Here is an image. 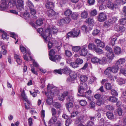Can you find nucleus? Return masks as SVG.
<instances>
[{"label":"nucleus","instance_id":"obj_22","mask_svg":"<svg viewBox=\"0 0 126 126\" xmlns=\"http://www.w3.org/2000/svg\"><path fill=\"white\" fill-rule=\"evenodd\" d=\"M106 115L107 117L110 119H113L114 118V115L112 112H108L106 113Z\"/></svg>","mask_w":126,"mask_h":126},{"label":"nucleus","instance_id":"obj_8","mask_svg":"<svg viewBox=\"0 0 126 126\" xmlns=\"http://www.w3.org/2000/svg\"><path fill=\"white\" fill-rule=\"evenodd\" d=\"M49 59L51 61L56 63H57L60 61L61 57L60 55H57L49 57Z\"/></svg>","mask_w":126,"mask_h":126},{"label":"nucleus","instance_id":"obj_57","mask_svg":"<svg viewBox=\"0 0 126 126\" xmlns=\"http://www.w3.org/2000/svg\"><path fill=\"white\" fill-rule=\"evenodd\" d=\"M105 49L106 50L108 53L113 52L111 48L109 47V46H106L105 47Z\"/></svg>","mask_w":126,"mask_h":126},{"label":"nucleus","instance_id":"obj_35","mask_svg":"<svg viewBox=\"0 0 126 126\" xmlns=\"http://www.w3.org/2000/svg\"><path fill=\"white\" fill-rule=\"evenodd\" d=\"M106 60L105 57H103L102 59L99 60V64L104 65L106 63Z\"/></svg>","mask_w":126,"mask_h":126},{"label":"nucleus","instance_id":"obj_41","mask_svg":"<svg viewBox=\"0 0 126 126\" xmlns=\"http://www.w3.org/2000/svg\"><path fill=\"white\" fill-rule=\"evenodd\" d=\"M108 100L112 102L115 103L117 101V99L115 97H110L109 98Z\"/></svg>","mask_w":126,"mask_h":126},{"label":"nucleus","instance_id":"obj_15","mask_svg":"<svg viewBox=\"0 0 126 126\" xmlns=\"http://www.w3.org/2000/svg\"><path fill=\"white\" fill-rule=\"evenodd\" d=\"M95 43L97 47L103 48L105 46L104 43L101 41L99 40L98 39H96L95 40Z\"/></svg>","mask_w":126,"mask_h":126},{"label":"nucleus","instance_id":"obj_21","mask_svg":"<svg viewBox=\"0 0 126 126\" xmlns=\"http://www.w3.org/2000/svg\"><path fill=\"white\" fill-rule=\"evenodd\" d=\"M57 120V117L56 116H52L51 118L49 121V123L50 124H54Z\"/></svg>","mask_w":126,"mask_h":126},{"label":"nucleus","instance_id":"obj_38","mask_svg":"<svg viewBox=\"0 0 126 126\" xmlns=\"http://www.w3.org/2000/svg\"><path fill=\"white\" fill-rule=\"evenodd\" d=\"M72 13V11L70 9H67L64 13V15L66 16H68Z\"/></svg>","mask_w":126,"mask_h":126},{"label":"nucleus","instance_id":"obj_23","mask_svg":"<svg viewBox=\"0 0 126 126\" xmlns=\"http://www.w3.org/2000/svg\"><path fill=\"white\" fill-rule=\"evenodd\" d=\"M69 94V92L67 91L64 92L62 94L61 96V98L60 99L61 101H63L64 99V98L67 96Z\"/></svg>","mask_w":126,"mask_h":126},{"label":"nucleus","instance_id":"obj_46","mask_svg":"<svg viewBox=\"0 0 126 126\" xmlns=\"http://www.w3.org/2000/svg\"><path fill=\"white\" fill-rule=\"evenodd\" d=\"M30 12L32 15H34L36 13V10L34 8H32L30 9Z\"/></svg>","mask_w":126,"mask_h":126},{"label":"nucleus","instance_id":"obj_43","mask_svg":"<svg viewBox=\"0 0 126 126\" xmlns=\"http://www.w3.org/2000/svg\"><path fill=\"white\" fill-rule=\"evenodd\" d=\"M66 100L68 102L69 101L72 102L74 101V97L71 95H69L66 98Z\"/></svg>","mask_w":126,"mask_h":126},{"label":"nucleus","instance_id":"obj_40","mask_svg":"<svg viewBox=\"0 0 126 126\" xmlns=\"http://www.w3.org/2000/svg\"><path fill=\"white\" fill-rule=\"evenodd\" d=\"M78 16V13H73L72 14L71 17L73 19L76 20Z\"/></svg>","mask_w":126,"mask_h":126},{"label":"nucleus","instance_id":"obj_61","mask_svg":"<svg viewBox=\"0 0 126 126\" xmlns=\"http://www.w3.org/2000/svg\"><path fill=\"white\" fill-rule=\"evenodd\" d=\"M54 72L55 73H57L60 74H62L63 73V71L62 69H60L58 70H55L54 71Z\"/></svg>","mask_w":126,"mask_h":126},{"label":"nucleus","instance_id":"obj_34","mask_svg":"<svg viewBox=\"0 0 126 126\" xmlns=\"http://www.w3.org/2000/svg\"><path fill=\"white\" fill-rule=\"evenodd\" d=\"M53 106L57 109L60 108L61 107L60 104L57 102H55L53 103Z\"/></svg>","mask_w":126,"mask_h":126},{"label":"nucleus","instance_id":"obj_17","mask_svg":"<svg viewBox=\"0 0 126 126\" xmlns=\"http://www.w3.org/2000/svg\"><path fill=\"white\" fill-rule=\"evenodd\" d=\"M53 96V95H49L48 94L47 99L46 101V102L48 104L50 105L53 102L52 97Z\"/></svg>","mask_w":126,"mask_h":126},{"label":"nucleus","instance_id":"obj_12","mask_svg":"<svg viewBox=\"0 0 126 126\" xmlns=\"http://www.w3.org/2000/svg\"><path fill=\"white\" fill-rule=\"evenodd\" d=\"M125 60L124 58H121L116 62L115 64L116 65L120 67L121 65H122L125 63Z\"/></svg>","mask_w":126,"mask_h":126},{"label":"nucleus","instance_id":"obj_53","mask_svg":"<svg viewBox=\"0 0 126 126\" xmlns=\"http://www.w3.org/2000/svg\"><path fill=\"white\" fill-rule=\"evenodd\" d=\"M119 23L120 24L124 25L126 24V18H122L119 20Z\"/></svg>","mask_w":126,"mask_h":126},{"label":"nucleus","instance_id":"obj_63","mask_svg":"<svg viewBox=\"0 0 126 126\" xmlns=\"http://www.w3.org/2000/svg\"><path fill=\"white\" fill-rule=\"evenodd\" d=\"M94 123L92 121H89L86 123V126H92L94 125Z\"/></svg>","mask_w":126,"mask_h":126},{"label":"nucleus","instance_id":"obj_7","mask_svg":"<svg viewBox=\"0 0 126 126\" xmlns=\"http://www.w3.org/2000/svg\"><path fill=\"white\" fill-rule=\"evenodd\" d=\"M69 74L70 78L67 79V81H72L75 79L77 76L76 74L74 71H71Z\"/></svg>","mask_w":126,"mask_h":126},{"label":"nucleus","instance_id":"obj_33","mask_svg":"<svg viewBox=\"0 0 126 126\" xmlns=\"http://www.w3.org/2000/svg\"><path fill=\"white\" fill-rule=\"evenodd\" d=\"M88 79V78L85 76L82 75L80 76V80L82 82H84L86 81Z\"/></svg>","mask_w":126,"mask_h":126},{"label":"nucleus","instance_id":"obj_11","mask_svg":"<svg viewBox=\"0 0 126 126\" xmlns=\"http://www.w3.org/2000/svg\"><path fill=\"white\" fill-rule=\"evenodd\" d=\"M114 53L116 55H119L122 53L121 48L117 46L114 47Z\"/></svg>","mask_w":126,"mask_h":126},{"label":"nucleus","instance_id":"obj_50","mask_svg":"<svg viewBox=\"0 0 126 126\" xmlns=\"http://www.w3.org/2000/svg\"><path fill=\"white\" fill-rule=\"evenodd\" d=\"M2 49L1 50V52L2 53L3 55H6L7 53V51L6 49L5 48V47L4 46H1Z\"/></svg>","mask_w":126,"mask_h":126},{"label":"nucleus","instance_id":"obj_29","mask_svg":"<svg viewBox=\"0 0 126 126\" xmlns=\"http://www.w3.org/2000/svg\"><path fill=\"white\" fill-rule=\"evenodd\" d=\"M20 49L21 50V51L22 53H24L28 54L29 55L30 54V52H28L26 50V48L24 47H23L21 45L20 46Z\"/></svg>","mask_w":126,"mask_h":126},{"label":"nucleus","instance_id":"obj_62","mask_svg":"<svg viewBox=\"0 0 126 126\" xmlns=\"http://www.w3.org/2000/svg\"><path fill=\"white\" fill-rule=\"evenodd\" d=\"M108 77L110 80L112 81H114V79H116V78L115 77H113L110 74H109L108 75Z\"/></svg>","mask_w":126,"mask_h":126},{"label":"nucleus","instance_id":"obj_1","mask_svg":"<svg viewBox=\"0 0 126 126\" xmlns=\"http://www.w3.org/2000/svg\"><path fill=\"white\" fill-rule=\"evenodd\" d=\"M52 32L50 28H47L45 30V32L42 34V36L45 40V41L47 42L50 39L51 37Z\"/></svg>","mask_w":126,"mask_h":126},{"label":"nucleus","instance_id":"obj_6","mask_svg":"<svg viewBox=\"0 0 126 126\" xmlns=\"http://www.w3.org/2000/svg\"><path fill=\"white\" fill-rule=\"evenodd\" d=\"M106 6L108 8L112 10L116 9L117 6L116 4H114L110 1H108L107 3Z\"/></svg>","mask_w":126,"mask_h":126},{"label":"nucleus","instance_id":"obj_9","mask_svg":"<svg viewBox=\"0 0 126 126\" xmlns=\"http://www.w3.org/2000/svg\"><path fill=\"white\" fill-rule=\"evenodd\" d=\"M73 34V37H77L80 33V30L77 27L75 28L72 30Z\"/></svg>","mask_w":126,"mask_h":126},{"label":"nucleus","instance_id":"obj_49","mask_svg":"<svg viewBox=\"0 0 126 126\" xmlns=\"http://www.w3.org/2000/svg\"><path fill=\"white\" fill-rule=\"evenodd\" d=\"M80 105L83 106H85L87 104V102L85 100H81L79 102Z\"/></svg>","mask_w":126,"mask_h":126},{"label":"nucleus","instance_id":"obj_51","mask_svg":"<svg viewBox=\"0 0 126 126\" xmlns=\"http://www.w3.org/2000/svg\"><path fill=\"white\" fill-rule=\"evenodd\" d=\"M65 54L66 56L68 57H70L72 55L71 52L68 50H65Z\"/></svg>","mask_w":126,"mask_h":126},{"label":"nucleus","instance_id":"obj_47","mask_svg":"<svg viewBox=\"0 0 126 126\" xmlns=\"http://www.w3.org/2000/svg\"><path fill=\"white\" fill-rule=\"evenodd\" d=\"M73 50L75 52H77L80 49V47L79 46H73L72 48Z\"/></svg>","mask_w":126,"mask_h":126},{"label":"nucleus","instance_id":"obj_30","mask_svg":"<svg viewBox=\"0 0 126 126\" xmlns=\"http://www.w3.org/2000/svg\"><path fill=\"white\" fill-rule=\"evenodd\" d=\"M16 2L15 0H11L9 2L8 5L10 7H13L16 5Z\"/></svg>","mask_w":126,"mask_h":126},{"label":"nucleus","instance_id":"obj_39","mask_svg":"<svg viewBox=\"0 0 126 126\" xmlns=\"http://www.w3.org/2000/svg\"><path fill=\"white\" fill-rule=\"evenodd\" d=\"M75 62L77 63L78 65L81 64L83 63V60L82 59L80 58H78L75 60Z\"/></svg>","mask_w":126,"mask_h":126},{"label":"nucleus","instance_id":"obj_31","mask_svg":"<svg viewBox=\"0 0 126 126\" xmlns=\"http://www.w3.org/2000/svg\"><path fill=\"white\" fill-rule=\"evenodd\" d=\"M26 3L27 6L29 8V9L32 8L34 7L33 3L31 1L29 0H28L26 2Z\"/></svg>","mask_w":126,"mask_h":126},{"label":"nucleus","instance_id":"obj_48","mask_svg":"<svg viewBox=\"0 0 126 126\" xmlns=\"http://www.w3.org/2000/svg\"><path fill=\"white\" fill-rule=\"evenodd\" d=\"M97 14V12L96 9L92 10L90 13V15L92 16H95Z\"/></svg>","mask_w":126,"mask_h":126},{"label":"nucleus","instance_id":"obj_26","mask_svg":"<svg viewBox=\"0 0 126 126\" xmlns=\"http://www.w3.org/2000/svg\"><path fill=\"white\" fill-rule=\"evenodd\" d=\"M8 7V5L3 3L1 4L0 6V8L1 10H4L7 9Z\"/></svg>","mask_w":126,"mask_h":126},{"label":"nucleus","instance_id":"obj_60","mask_svg":"<svg viewBox=\"0 0 126 126\" xmlns=\"http://www.w3.org/2000/svg\"><path fill=\"white\" fill-rule=\"evenodd\" d=\"M81 29L85 32H87L88 31L87 27L85 25H83L81 27Z\"/></svg>","mask_w":126,"mask_h":126},{"label":"nucleus","instance_id":"obj_32","mask_svg":"<svg viewBox=\"0 0 126 126\" xmlns=\"http://www.w3.org/2000/svg\"><path fill=\"white\" fill-rule=\"evenodd\" d=\"M96 48V46L94 44L90 43L88 46V48L90 50L95 49Z\"/></svg>","mask_w":126,"mask_h":126},{"label":"nucleus","instance_id":"obj_4","mask_svg":"<svg viewBox=\"0 0 126 126\" xmlns=\"http://www.w3.org/2000/svg\"><path fill=\"white\" fill-rule=\"evenodd\" d=\"M70 21V19L69 17L63 18L59 20L58 22V25L60 26H62L64 24L69 23Z\"/></svg>","mask_w":126,"mask_h":126},{"label":"nucleus","instance_id":"obj_5","mask_svg":"<svg viewBox=\"0 0 126 126\" xmlns=\"http://www.w3.org/2000/svg\"><path fill=\"white\" fill-rule=\"evenodd\" d=\"M98 20L101 22L105 21L107 18V16L106 14L103 12L99 14L98 17Z\"/></svg>","mask_w":126,"mask_h":126},{"label":"nucleus","instance_id":"obj_20","mask_svg":"<svg viewBox=\"0 0 126 126\" xmlns=\"http://www.w3.org/2000/svg\"><path fill=\"white\" fill-rule=\"evenodd\" d=\"M24 5L23 1L22 0H18L17 1L16 6L17 7H21L22 8Z\"/></svg>","mask_w":126,"mask_h":126},{"label":"nucleus","instance_id":"obj_14","mask_svg":"<svg viewBox=\"0 0 126 126\" xmlns=\"http://www.w3.org/2000/svg\"><path fill=\"white\" fill-rule=\"evenodd\" d=\"M21 95L22 98L28 104H30L29 101L28 100L27 97L25 93V91L24 90H23Z\"/></svg>","mask_w":126,"mask_h":126},{"label":"nucleus","instance_id":"obj_13","mask_svg":"<svg viewBox=\"0 0 126 126\" xmlns=\"http://www.w3.org/2000/svg\"><path fill=\"white\" fill-rule=\"evenodd\" d=\"M106 56L108 58V59L110 61V62L111 61L114 57L113 52L107 53L106 54Z\"/></svg>","mask_w":126,"mask_h":126},{"label":"nucleus","instance_id":"obj_55","mask_svg":"<svg viewBox=\"0 0 126 126\" xmlns=\"http://www.w3.org/2000/svg\"><path fill=\"white\" fill-rule=\"evenodd\" d=\"M120 72L126 76V68H122L120 70Z\"/></svg>","mask_w":126,"mask_h":126},{"label":"nucleus","instance_id":"obj_2","mask_svg":"<svg viewBox=\"0 0 126 126\" xmlns=\"http://www.w3.org/2000/svg\"><path fill=\"white\" fill-rule=\"evenodd\" d=\"M119 67L115 64V65L111 67H109L106 69L104 72V73L106 75H108L110 72H112L115 73H117Z\"/></svg>","mask_w":126,"mask_h":126},{"label":"nucleus","instance_id":"obj_28","mask_svg":"<svg viewBox=\"0 0 126 126\" xmlns=\"http://www.w3.org/2000/svg\"><path fill=\"white\" fill-rule=\"evenodd\" d=\"M104 99L103 97H101L100 98V99H99L97 102V104L100 106L104 103Z\"/></svg>","mask_w":126,"mask_h":126},{"label":"nucleus","instance_id":"obj_10","mask_svg":"<svg viewBox=\"0 0 126 126\" xmlns=\"http://www.w3.org/2000/svg\"><path fill=\"white\" fill-rule=\"evenodd\" d=\"M115 29L117 31L121 32H124L125 30V28L123 25H116L115 27Z\"/></svg>","mask_w":126,"mask_h":126},{"label":"nucleus","instance_id":"obj_52","mask_svg":"<svg viewBox=\"0 0 126 126\" xmlns=\"http://www.w3.org/2000/svg\"><path fill=\"white\" fill-rule=\"evenodd\" d=\"M72 120L71 118H69L66 121L65 125L66 126H69L71 124Z\"/></svg>","mask_w":126,"mask_h":126},{"label":"nucleus","instance_id":"obj_25","mask_svg":"<svg viewBox=\"0 0 126 126\" xmlns=\"http://www.w3.org/2000/svg\"><path fill=\"white\" fill-rule=\"evenodd\" d=\"M50 29L51 30V32L52 31V33L53 34H56L58 32V29L55 26L52 27Z\"/></svg>","mask_w":126,"mask_h":126},{"label":"nucleus","instance_id":"obj_64","mask_svg":"<svg viewBox=\"0 0 126 126\" xmlns=\"http://www.w3.org/2000/svg\"><path fill=\"white\" fill-rule=\"evenodd\" d=\"M117 112L119 115L121 116L122 115L123 111L120 108H118L117 109Z\"/></svg>","mask_w":126,"mask_h":126},{"label":"nucleus","instance_id":"obj_3","mask_svg":"<svg viewBox=\"0 0 126 126\" xmlns=\"http://www.w3.org/2000/svg\"><path fill=\"white\" fill-rule=\"evenodd\" d=\"M47 90L49 95L50 94L53 95L54 93L56 94L55 92L58 91V89H56L55 87L49 84L47 86Z\"/></svg>","mask_w":126,"mask_h":126},{"label":"nucleus","instance_id":"obj_36","mask_svg":"<svg viewBox=\"0 0 126 126\" xmlns=\"http://www.w3.org/2000/svg\"><path fill=\"white\" fill-rule=\"evenodd\" d=\"M0 32H2V37L3 39H8V37H7V33L6 32L0 30Z\"/></svg>","mask_w":126,"mask_h":126},{"label":"nucleus","instance_id":"obj_54","mask_svg":"<svg viewBox=\"0 0 126 126\" xmlns=\"http://www.w3.org/2000/svg\"><path fill=\"white\" fill-rule=\"evenodd\" d=\"M105 86L107 90H110L111 88V85L109 83H106L105 84Z\"/></svg>","mask_w":126,"mask_h":126},{"label":"nucleus","instance_id":"obj_37","mask_svg":"<svg viewBox=\"0 0 126 126\" xmlns=\"http://www.w3.org/2000/svg\"><path fill=\"white\" fill-rule=\"evenodd\" d=\"M88 16V14L86 11H84L81 14V16L83 18H87Z\"/></svg>","mask_w":126,"mask_h":126},{"label":"nucleus","instance_id":"obj_42","mask_svg":"<svg viewBox=\"0 0 126 126\" xmlns=\"http://www.w3.org/2000/svg\"><path fill=\"white\" fill-rule=\"evenodd\" d=\"M111 20H109L108 21H107L104 22V26L105 27H108L110 26L112 24L111 22Z\"/></svg>","mask_w":126,"mask_h":126},{"label":"nucleus","instance_id":"obj_59","mask_svg":"<svg viewBox=\"0 0 126 126\" xmlns=\"http://www.w3.org/2000/svg\"><path fill=\"white\" fill-rule=\"evenodd\" d=\"M110 40H111V44L112 46L114 45L115 44V41L117 39L116 38H113L112 37L110 39Z\"/></svg>","mask_w":126,"mask_h":126},{"label":"nucleus","instance_id":"obj_27","mask_svg":"<svg viewBox=\"0 0 126 126\" xmlns=\"http://www.w3.org/2000/svg\"><path fill=\"white\" fill-rule=\"evenodd\" d=\"M99 59L96 57H94L92 58L91 61L93 63H99Z\"/></svg>","mask_w":126,"mask_h":126},{"label":"nucleus","instance_id":"obj_58","mask_svg":"<svg viewBox=\"0 0 126 126\" xmlns=\"http://www.w3.org/2000/svg\"><path fill=\"white\" fill-rule=\"evenodd\" d=\"M66 107L67 108H70L72 107L73 106L72 103L70 102L67 103L66 104Z\"/></svg>","mask_w":126,"mask_h":126},{"label":"nucleus","instance_id":"obj_19","mask_svg":"<svg viewBox=\"0 0 126 126\" xmlns=\"http://www.w3.org/2000/svg\"><path fill=\"white\" fill-rule=\"evenodd\" d=\"M86 88H84L83 86H79L78 88V93L81 94H83L84 92L86 91Z\"/></svg>","mask_w":126,"mask_h":126},{"label":"nucleus","instance_id":"obj_45","mask_svg":"<svg viewBox=\"0 0 126 126\" xmlns=\"http://www.w3.org/2000/svg\"><path fill=\"white\" fill-rule=\"evenodd\" d=\"M43 23V20L41 19H39L36 21V23L38 25L41 26L42 25Z\"/></svg>","mask_w":126,"mask_h":126},{"label":"nucleus","instance_id":"obj_16","mask_svg":"<svg viewBox=\"0 0 126 126\" xmlns=\"http://www.w3.org/2000/svg\"><path fill=\"white\" fill-rule=\"evenodd\" d=\"M46 13L49 17H51L54 16L56 14L55 12L52 9L47 10Z\"/></svg>","mask_w":126,"mask_h":126},{"label":"nucleus","instance_id":"obj_56","mask_svg":"<svg viewBox=\"0 0 126 126\" xmlns=\"http://www.w3.org/2000/svg\"><path fill=\"white\" fill-rule=\"evenodd\" d=\"M94 50L96 52L99 54H101L103 53L102 50L98 48H96Z\"/></svg>","mask_w":126,"mask_h":126},{"label":"nucleus","instance_id":"obj_24","mask_svg":"<svg viewBox=\"0 0 126 126\" xmlns=\"http://www.w3.org/2000/svg\"><path fill=\"white\" fill-rule=\"evenodd\" d=\"M63 73L66 74H69L71 71L70 69L69 68L66 67L63 69H62Z\"/></svg>","mask_w":126,"mask_h":126},{"label":"nucleus","instance_id":"obj_44","mask_svg":"<svg viewBox=\"0 0 126 126\" xmlns=\"http://www.w3.org/2000/svg\"><path fill=\"white\" fill-rule=\"evenodd\" d=\"M70 66L74 68H75L78 67V65L76 62H71L70 63Z\"/></svg>","mask_w":126,"mask_h":126},{"label":"nucleus","instance_id":"obj_18","mask_svg":"<svg viewBox=\"0 0 126 126\" xmlns=\"http://www.w3.org/2000/svg\"><path fill=\"white\" fill-rule=\"evenodd\" d=\"M47 2L46 4V6L47 8L51 9L52 8L54 7V3L50 1L46 2Z\"/></svg>","mask_w":126,"mask_h":126}]
</instances>
